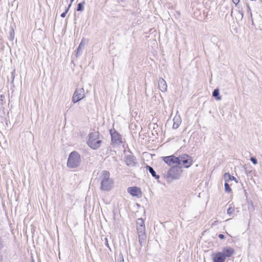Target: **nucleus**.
Segmentation results:
<instances>
[{"mask_svg": "<svg viewBox=\"0 0 262 262\" xmlns=\"http://www.w3.org/2000/svg\"><path fill=\"white\" fill-rule=\"evenodd\" d=\"M225 259V256L221 252H216L213 257V262H224Z\"/></svg>", "mask_w": 262, "mask_h": 262, "instance_id": "obj_13", "label": "nucleus"}, {"mask_svg": "<svg viewBox=\"0 0 262 262\" xmlns=\"http://www.w3.org/2000/svg\"><path fill=\"white\" fill-rule=\"evenodd\" d=\"M182 173V169L180 167L173 166L169 170L164 173V177L168 183H171L174 180L179 179Z\"/></svg>", "mask_w": 262, "mask_h": 262, "instance_id": "obj_2", "label": "nucleus"}, {"mask_svg": "<svg viewBox=\"0 0 262 262\" xmlns=\"http://www.w3.org/2000/svg\"><path fill=\"white\" fill-rule=\"evenodd\" d=\"M240 0H232V2L234 4H235L236 6H237V4L239 2Z\"/></svg>", "mask_w": 262, "mask_h": 262, "instance_id": "obj_29", "label": "nucleus"}, {"mask_svg": "<svg viewBox=\"0 0 262 262\" xmlns=\"http://www.w3.org/2000/svg\"><path fill=\"white\" fill-rule=\"evenodd\" d=\"M234 211V207L232 206L231 204L229 205V207L227 209V213L229 216H231Z\"/></svg>", "mask_w": 262, "mask_h": 262, "instance_id": "obj_21", "label": "nucleus"}, {"mask_svg": "<svg viewBox=\"0 0 262 262\" xmlns=\"http://www.w3.org/2000/svg\"><path fill=\"white\" fill-rule=\"evenodd\" d=\"M249 204L250 205V207H248L249 210H250L251 208V209H253V202L252 201H251L250 203H249Z\"/></svg>", "mask_w": 262, "mask_h": 262, "instance_id": "obj_28", "label": "nucleus"}, {"mask_svg": "<svg viewBox=\"0 0 262 262\" xmlns=\"http://www.w3.org/2000/svg\"><path fill=\"white\" fill-rule=\"evenodd\" d=\"M217 222H218L217 221H215V222H214V223L213 224H216V223H217Z\"/></svg>", "mask_w": 262, "mask_h": 262, "instance_id": "obj_33", "label": "nucleus"}, {"mask_svg": "<svg viewBox=\"0 0 262 262\" xmlns=\"http://www.w3.org/2000/svg\"><path fill=\"white\" fill-rule=\"evenodd\" d=\"M12 77H13V79H14V76H13V73H12Z\"/></svg>", "mask_w": 262, "mask_h": 262, "instance_id": "obj_32", "label": "nucleus"}, {"mask_svg": "<svg viewBox=\"0 0 262 262\" xmlns=\"http://www.w3.org/2000/svg\"><path fill=\"white\" fill-rule=\"evenodd\" d=\"M81 162V156L76 151L71 152L67 161V167L69 168H76L78 167Z\"/></svg>", "mask_w": 262, "mask_h": 262, "instance_id": "obj_4", "label": "nucleus"}, {"mask_svg": "<svg viewBox=\"0 0 262 262\" xmlns=\"http://www.w3.org/2000/svg\"><path fill=\"white\" fill-rule=\"evenodd\" d=\"M163 161L167 164L169 166H172L174 164H178L179 162V158L176 157L173 155L170 156L162 157Z\"/></svg>", "mask_w": 262, "mask_h": 262, "instance_id": "obj_9", "label": "nucleus"}, {"mask_svg": "<svg viewBox=\"0 0 262 262\" xmlns=\"http://www.w3.org/2000/svg\"><path fill=\"white\" fill-rule=\"evenodd\" d=\"M74 0H71V3L74 1Z\"/></svg>", "mask_w": 262, "mask_h": 262, "instance_id": "obj_34", "label": "nucleus"}, {"mask_svg": "<svg viewBox=\"0 0 262 262\" xmlns=\"http://www.w3.org/2000/svg\"><path fill=\"white\" fill-rule=\"evenodd\" d=\"M85 2L83 1L82 3H80L78 4L77 7V11H82L84 10V4Z\"/></svg>", "mask_w": 262, "mask_h": 262, "instance_id": "obj_20", "label": "nucleus"}, {"mask_svg": "<svg viewBox=\"0 0 262 262\" xmlns=\"http://www.w3.org/2000/svg\"><path fill=\"white\" fill-rule=\"evenodd\" d=\"M247 8L248 13L250 15V16L252 17V12H251L250 6L248 4H247Z\"/></svg>", "mask_w": 262, "mask_h": 262, "instance_id": "obj_25", "label": "nucleus"}, {"mask_svg": "<svg viewBox=\"0 0 262 262\" xmlns=\"http://www.w3.org/2000/svg\"><path fill=\"white\" fill-rule=\"evenodd\" d=\"M101 143L102 141L99 138L98 132H93L89 134L87 143L91 148L97 149L100 147Z\"/></svg>", "mask_w": 262, "mask_h": 262, "instance_id": "obj_5", "label": "nucleus"}, {"mask_svg": "<svg viewBox=\"0 0 262 262\" xmlns=\"http://www.w3.org/2000/svg\"><path fill=\"white\" fill-rule=\"evenodd\" d=\"M100 189L103 191H108L113 187L114 181L110 178V173L108 171L103 170L101 172Z\"/></svg>", "mask_w": 262, "mask_h": 262, "instance_id": "obj_1", "label": "nucleus"}, {"mask_svg": "<svg viewBox=\"0 0 262 262\" xmlns=\"http://www.w3.org/2000/svg\"><path fill=\"white\" fill-rule=\"evenodd\" d=\"M173 124L172 126V128L174 129H177L179 127L180 123H181V120L179 118H174L173 119Z\"/></svg>", "mask_w": 262, "mask_h": 262, "instance_id": "obj_17", "label": "nucleus"}, {"mask_svg": "<svg viewBox=\"0 0 262 262\" xmlns=\"http://www.w3.org/2000/svg\"><path fill=\"white\" fill-rule=\"evenodd\" d=\"M225 190L227 192H230L231 191V189L227 182L225 183Z\"/></svg>", "mask_w": 262, "mask_h": 262, "instance_id": "obj_24", "label": "nucleus"}, {"mask_svg": "<svg viewBox=\"0 0 262 262\" xmlns=\"http://www.w3.org/2000/svg\"><path fill=\"white\" fill-rule=\"evenodd\" d=\"M178 165H183L185 168L189 167L192 163L191 157L188 155H183L179 158Z\"/></svg>", "mask_w": 262, "mask_h": 262, "instance_id": "obj_6", "label": "nucleus"}, {"mask_svg": "<svg viewBox=\"0 0 262 262\" xmlns=\"http://www.w3.org/2000/svg\"><path fill=\"white\" fill-rule=\"evenodd\" d=\"M250 161L254 164H257V159L255 157H251L250 158Z\"/></svg>", "mask_w": 262, "mask_h": 262, "instance_id": "obj_26", "label": "nucleus"}, {"mask_svg": "<svg viewBox=\"0 0 262 262\" xmlns=\"http://www.w3.org/2000/svg\"><path fill=\"white\" fill-rule=\"evenodd\" d=\"M223 254L224 256H225V259L226 257H231L234 253V250L233 248L229 247H224L222 249V251L221 252Z\"/></svg>", "mask_w": 262, "mask_h": 262, "instance_id": "obj_11", "label": "nucleus"}, {"mask_svg": "<svg viewBox=\"0 0 262 262\" xmlns=\"http://www.w3.org/2000/svg\"><path fill=\"white\" fill-rule=\"evenodd\" d=\"M244 16V12L242 10V8L240 9L238 7V14H237V17L240 20H242Z\"/></svg>", "mask_w": 262, "mask_h": 262, "instance_id": "obj_22", "label": "nucleus"}, {"mask_svg": "<svg viewBox=\"0 0 262 262\" xmlns=\"http://www.w3.org/2000/svg\"><path fill=\"white\" fill-rule=\"evenodd\" d=\"M146 168L148 170L149 172L150 173L151 176L155 178V179H158L160 178L159 176L156 174V171L154 170V168L150 166H147Z\"/></svg>", "mask_w": 262, "mask_h": 262, "instance_id": "obj_16", "label": "nucleus"}, {"mask_svg": "<svg viewBox=\"0 0 262 262\" xmlns=\"http://www.w3.org/2000/svg\"><path fill=\"white\" fill-rule=\"evenodd\" d=\"M85 96L84 90L83 88L77 89L75 91L73 97L72 102L76 103L82 99Z\"/></svg>", "mask_w": 262, "mask_h": 262, "instance_id": "obj_8", "label": "nucleus"}, {"mask_svg": "<svg viewBox=\"0 0 262 262\" xmlns=\"http://www.w3.org/2000/svg\"><path fill=\"white\" fill-rule=\"evenodd\" d=\"M224 179L225 180L226 182H229L230 181L235 180H236L235 178L231 175L229 173L227 172L225 173L224 175Z\"/></svg>", "mask_w": 262, "mask_h": 262, "instance_id": "obj_15", "label": "nucleus"}, {"mask_svg": "<svg viewBox=\"0 0 262 262\" xmlns=\"http://www.w3.org/2000/svg\"><path fill=\"white\" fill-rule=\"evenodd\" d=\"M71 6V4H70L69 6H68V7L66 9L65 11L64 12H63L60 15V16L62 18H64L65 17L67 13H68V12L69 11V9L70 8Z\"/></svg>", "mask_w": 262, "mask_h": 262, "instance_id": "obj_23", "label": "nucleus"}, {"mask_svg": "<svg viewBox=\"0 0 262 262\" xmlns=\"http://www.w3.org/2000/svg\"><path fill=\"white\" fill-rule=\"evenodd\" d=\"M127 190L128 192L133 196L140 198L142 195L140 189L137 187H128Z\"/></svg>", "mask_w": 262, "mask_h": 262, "instance_id": "obj_10", "label": "nucleus"}, {"mask_svg": "<svg viewBox=\"0 0 262 262\" xmlns=\"http://www.w3.org/2000/svg\"><path fill=\"white\" fill-rule=\"evenodd\" d=\"M219 237L220 239H224V238H225V236H224L223 234H220L219 235Z\"/></svg>", "mask_w": 262, "mask_h": 262, "instance_id": "obj_30", "label": "nucleus"}, {"mask_svg": "<svg viewBox=\"0 0 262 262\" xmlns=\"http://www.w3.org/2000/svg\"><path fill=\"white\" fill-rule=\"evenodd\" d=\"M158 86L160 90L163 92H165L167 91V85L165 80L162 78H160L158 80Z\"/></svg>", "mask_w": 262, "mask_h": 262, "instance_id": "obj_14", "label": "nucleus"}, {"mask_svg": "<svg viewBox=\"0 0 262 262\" xmlns=\"http://www.w3.org/2000/svg\"><path fill=\"white\" fill-rule=\"evenodd\" d=\"M136 158L132 155H128L126 156L125 162L129 166H134L136 163Z\"/></svg>", "mask_w": 262, "mask_h": 262, "instance_id": "obj_12", "label": "nucleus"}, {"mask_svg": "<svg viewBox=\"0 0 262 262\" xmlns=\"http://www.w3.org/2000/svg\"><path fill=\"white\" fill-rule=\"evenodd\" d=\"M85 43L84 42L83 39L81 40L79 46L77 49V54H79L81 53L82 48H84Z\"/></svg>", "mask_w": 262, "mask_h": 262, "instance_id": "obj_19", "label": "nucleus"}, {"mask_svg": "<svg viewBox=\"0 0 262 262\" xmlns=\"http://www.w3.org/2000/svg\"><path fill=\"white\" fill-rule=\"evenodd\" d=\"M119 262H124L123 258H122Z\"/></svg>", "mask_w": 262, "mask_h": 262, "instance_id": "obj_31", "label": "nucleus"}, {"mask_svg": "<svg viewBox=\"0 0 262 262\" xmlns=\"http://www.w3.org/2000/svg\"><path fill=\"white\" fill-rule=\"evenodd\" d=\"M105 239V245L108 248L110 249V247L109 246V245H108V239L106 237H105L104 238Z\"/></svg>", "mask_w": 262, "mask_h": 262, "instance_id": "obj_27", "label": "nucleus"}, {"mask_svg": "<svg viewBox=\"0 0 262 262\" xmlns=\"http://www.w3.org/2000/svg\"><path fill=\"white\" fill-rule=\"evenodd\" d=\"M136 225L139 242L141 246H142L145 244L146 239L144 220L142 219H138L136 222Z\"/></svg>", "mask_w": 262, "mask_h": 262, "instance_id": "obj_3", "label": "nucleus"}, {"mask_svg": "<svg viewBox=\"0 0 262 262\" xmlns=\"http://www.w3.org/2000/svg\"><path fill=\"white\" fill-rule=\"evenodd\" d=\"M212 96L214 97L216 100H221L222 98L220 96V92L219 89H215L212 93Z\"/></svg>", "mask_w": 262, "mask_h": 262, "instance_id": "obj_18", "label": "nucleus"}, {"mask_svg": "<svg viewBox=\"0 0 262 262\" xmlns=\"http://www.w3.org/2000/svg\"><path fill=\"white\" fill-rule=\"evenodd\" d=\"M110 133L111 135L112 142L113 144L119 145L122 143V137L114 128L110 130Z\"/></svg>", "mask_w": 262, "mask_h": 262, "instance_id": "obj_7", "label": "nucleus"}]
</instances>
